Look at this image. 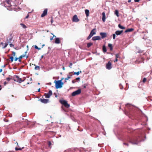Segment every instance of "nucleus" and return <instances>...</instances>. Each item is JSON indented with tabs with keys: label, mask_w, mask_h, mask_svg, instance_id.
Here are the masks:
<instances>
[{
	"label": "nucleus",
	"mask_w": 152,
	"mask_h": 152,
	"mask_svg": "<svg viewBox=\"0 0 152 152\" xmlns=\"http://www.w3.org/2000/svg\"><path fill=\"white\" fill-rule=\"evenodd\" d=\"M20 3L19 0H5L4 2V6L9 10H12V6H16Z\"/></svg>",
	"instance_id": "nucleus-1"
},
{
	"label": "nucleus",
	"mask_w": 152,
	"mask_h": 152,
	"mask_svg": "<svg viewBox=\"0 0 152 152\" xmlns=\"http://www.w3.org/2000/svg\"><path fill=\"white\" fill-rule=\"evenodd\" d=\"M141 141V138L140 137L134 138L131 140L130 142L133 144H137Z\"/></svg>",
	"instance_id": "nucleus-2"
},
{
	"label": "nucleus",
	"mask_w": 152,
	"mask_h": 152,
	"mask_svg": "<svg viewBox=\"0 0 152 152\" xmlns=\"http://www.w3.org/2000/svg\"><path fill=\"white\" fill-rule=\"evenodd\" d=\"M55 87L56 89L60 88L62 87V86L64 83L62 82V80H58L57 81H55Z\"/></svg>",
	"instance_id": "nucleus-3"
},
{
	"label": "nucleus",
	"mask_w": 152,
	"mask_h": 152,
	"mask_svg": "<svg viewBox=\"0 0 152 152\" xmlns=\"http://www.w3.org/2000/svg\"><path fill=\"white\" fill-rule=\"evenodd\" d=\"M96 28H95L91 30L89 36L87 37V40H89L94 35L96 34Z\"/></svg>",
	"instance_id": "nucleus-4"
},
{
	"label": "nucleus",
	"mask_w": 152,
	"mask_h": 152,
	"mask_svg": "<svg viewBox=\"0 0 152 152\" xmlns=\"http://www.w3.org/2000/svg\"><path fill=\"white\" fill-rule=\"evenodd\" d=\"M60 102L67 108H68L70 107V105L67 103V101L65 100H60Z\"/></svg>",
	"instance_id": "nucleus-5"
},
{
	"label": "nucleus",
	"mask_w": 152,
	"mask_h": 152,
	"mask_svg": "<svg viewBox=\"0 0 152 152\" xmlns=\"http://www.w3.org/2000/svg\"><path fill=\"white\" fill-rule=\"evenodd\" d=\"M21 123L19 122H16L15 124L13 125L14 127L17 128L18 129H20V125H21Z\"/></svg>",
	"instance_id": "nucleus-6"
},
{
	"label": "nucleus",
	"mask_w": 152,
	"mask_h": 152,
	"mask_svg": "<svg viewBox=\"0 0 152 152\" xmlns=\"http://www.w3.org/2000/svg\"><path fill=\"white\" fill-rule=\"evenodd\" d=\"M106 68L108 69H110L112 68V64L111 62L109 61L108 62L106 65Z\"/></svg>",
	"instance_id": "nucleus-7"
},
{
	"label": "nucleus",
	"mask_w": 152,
	"mask_h": 152,
	"mask_svg": "<svg viewBox=\"0 0 152 152\" xmlns=\"http://www.w3.org/2000/svg\"><path fill=\"white\" fill-rule=\"evenodd\" d=\"M102 39H103L107 37V34L105 32H101L100 34Z\"/></svg>",
	"instance_id": "nucleus-8"
},
{
	"label": "nucleus",
	"mask_w": 152,
	"mask_h": 152,
	"mask_svg": "<svg viewBox=\"0 0 152 152\" xmlns=\"http://www.w3.org/2000/svg\"><path fill=\"white\" fill-rule=\"evenodd\" d=\"M45 97L46 98H49L52 95V93L51 90H49L48 94H46Z\"/></svg>",
	"instance_id": "nucleus-9"
},
{
	"label": "nucleus",
	"mask_w": 152,
	"mask_h": 152,
	"mask_svg": "<svg viewBox=\"0 0 152 152\" xmlns=\"http://www.w3.org/2000/svg\"><path fill=\"white\" fill-rule=\"evenodd\" d=\"M41 102L44 103H47L49 102V99H41L39 100Z\"/></svg>",
	"instance_id": "nucleus-10"
},
{
	"label": "nucleus",
	"mask_w": 152,
	"mask_h": 152,
	"mask_svg": "<svg viewBox=\"0 0 152 152\" xmlns=\"http://www.w3.org/2000/svg\"><path fill=\"white\" fill-rule=\"evenodd\" d=\"M101 38L99 36H94L92 38V40L93 41H96V40H101Z\"/></svg>",
	"instance_id": "nucleus-11"
},
{
	"label": "nucleus",
	"mask_w": 152,
	"mask_h": 152,
	"mask_svg": "<svg viewBox=\"0 0 152 152\" xmlns=\"http://www.w3.org/2000/svg\"><path fill=\"white\" fill-rule=\"evenodd\" d=\"M47 9H45L43 12V13L41 15V17H43L46 15L47 14Z\"/></svg>",
	"instance_id": "nucleus-12"
},
{
	"label": "nucleus",
	"mask_w": 152,
	"mask_h": 152,
	"mask_svg": "<svg viewBox=\"0 0 152 152\" xmlns=\"http://www.w3.org/2000/svg\"><path fill=\"white\" fill-rule=\"evenodd\" d=\"M102 20L103 21V22H104L105 21V19H106V18H105V13L104 12H103L102 13Z\"/></svg>",
	"instance_id": "nucleus-13"
},
{
	"label": "nucleus",
	"mask_w": 152,
	"mask_h": 152,
	"mask_svg": "<svg viewBox=\"0 0 152 152\" xmlns=\"http://www.w3.org/2000/svg\"><path fill=\"white\" fill-rule=\"evenodd\" d=\"M123 32V30L121 31H115V34L117 35H120Z\"/></svg>",
	"instance_id": "nucleus-14"
},
{
	"label": "nucleus",
	"mask_w": 152,
	"mask_h": 152,
	"mask_svg": "<svg viewBox=\"0 0 152 152\" xmlns=\"http://www.w3.org/2000/svg\"><path fill=\"white\" fill-rule=\"evenodd\" d=\"M1 44L3 45L2 48L3 49L6 48L7 45H8V43H6L4 44L3 42H1Z\"/></svg>",
	"instance_id": "nucleus-15"
},
{
	"label": "nucleus",
	"mask_w": 152,
	"mask_h": 152,
	"mask_svg": "<svg viewBox=\"0 0 152 152\" xmlns=\"http://www.w3.org/2000/svg\"><path fill=\"white\" fill-rule=\"evenodd\" d=\"M55 42L56 44H59L60 43V39L59 38H56L55 39Z\"/></svg>",
	"instance_id": "nucleus-16"
},
{
	"label": "nucleus",
	"mask_w": 152,
	"mask_h": 152,
	"mask_svg": "<svg viewBox=\"0 0 152 152\" xmlns=\"http://www.w3.org/2000/svg\"><path fill=\"white\" fill-rule=\"evenodd\" d=\"M134 30V29L133 28H130L129 29H126L125 31V33H127L129 32H131L133 31Z\"/></svg>",
	"instance_id": "nucleus-17"
},
{
	"label": "nucleus",
	"mask_w": 152,
	"mask_h": 152,
	"mask_svg": "<svg viewBox=\"0 0 152 152\" xmlns=\"http://www.w3.org/2000/svg\"><path fill=\"white\" fill-rule=\"evenodd\" d=\"M14 80L15 81H17L19 83H21L22 82L24 81V80H22L21 78H20L18 80H16L15 78Z\"/></svg>",
	"instance_id": "nucleus-18"
},
{
	"label": "nucleus",
	"mask_w": 152,
	"mask_h": 152,
	"mask_svg": "<svg viewBox=\"0 0 152 152\" xmlns=\"http://www.w3.org/2000/svg\"><path fill=\"white\" fill-rule=\"evenodd\" d=\"M12 40V38L11 37H10L9 38V39H7V43H8V44L9 43H10L11 42Z\"/></svg>",
	"instance_id": "nucleus-19"
},
{
	"label": "nucleus",
	"mask_w": 152,
	"mask_h": 152,
	"mask_svg": "<svg viewBox=\"0 0 152 152\" xmlns=\"http://www.w3.org/2000/svg\"><path fill=\"white\" fill-rule=\"evenodd\" d=\"M85 14L86 15V17H88L89 15V10H85Z\"/></svg>",
	"instance_id": "nucleus-20"
},
{
	"label": "nucleus",
	"mask_w": 152,
	"mask_h": 152,
	"mask_svg": "<svg viewBox=\"0 0 152 152\" xmlns=\"http://www.w3.org/2000/svg\"><path fill=\"white\" fill-rule=\"evenodd\" d=\"M72 73H70L69 74V76H68L67 77L65 78V80H68L69 79L71 78V77L72 76V75L71 74Z\"/></svg>",
	"instance_id": "nucleus-21"
},
{
	"label": "nucleus",
	"mask_w": 152,
	"mask_h": 152,
	"mask_svg": "<svg viewBox=\"0 0 152 152\" xmlns=\"http://www.w3.org/2000/svg\"><path fill=\"white\" fill-rule=\"evenodd\" d=\"M108 46L110 48V50L111 51L113 50V47L112 44H108Z\"/></svg>",
	"instance_id": "nucleus-22"
},
{
	"label": "nucleus",
	"mask_w": 152,
	"mask_h": 152,
	"mask_svg": "<svg viewBox=\"0 0 152 152\" xmlns=\"http://www.w3.org/2000/svg\"><path fill=\"white\" fill-rule=\"evenodd\" d=\"M103 51L105 53L107 51V49L105 45H104L102 47Z\"/></svg>",
	"instance_id": "nucleus-23"
},
{
	"label": "nucleus",
	"mask_w": 152,
	"mask_h": 152,
	"mask_svg": "<svg viewBox=\"0 0 152 152\" xmlns=\"http://www.w3.org/2000/svg\"><path fill=\"white\" fill-rule=\"evenodd\" d=\"M35 66V67L34 68V69L36 70H39L40 67L39 66H38L36 65L35 64L34 65Z\"/></svg>",
	"instance_id": "nucleus-24"
},
{
	"label": "nucleus",
	"mask_w": 152,
	"mask_h": 152,
	"mask_svg": "<svg viewBox=\"0 0 152 152\" xmlns=\"http://www.w3.org/2000/svg\"><path fill=\"white\" fill-rule=\"evenodd\" d=\"M72 21L74 22H76V15H75L72 19Z\"/></svg>",
	"instance_id": "nucleus-25"
},
{
	"label": "nucleus",
	"mask_w": 152,
	"mask_h": 152,
	"mask_svg": "<svg viewBox=\"0 0 152 152\" xmlns=\"http://www.w3.org/2000/svg\"><path fill=\"white\" fill-rule=\"evenodd\" d=\"M118 26L121 29H125V28L124 27L121 26L120 24H118Z\"/></svg>",
	"instance_id": "nucleus-26"
},
{
	"label": "nucleus",
	"mask_w": 152,
	"mask_h": 152,
	"mask_svg": "<svg viewBox=\"0 0 152 152\" xmlns=\"http://www.w3.org/2000/svg\"><path fill=\"white\" fill-rule=\"evenodd\" d=\"M81 92V90L80 89H79L77 90V95L80 94Z\"/></svg>",
	"instance_id": "nucleus-27"
},
{
	"label": "nucleus",
	"mask_w": 152,
	"mask_h": 152,
	"mask_svg": "<svg viewBox=\"0 0 152 152\" xmlns=\"http://www.w3.org/2000/svg\"><path fill=\"white\" fill-rule=\"evenodd\" d=\"M115 14L117 15V17L119 16L118 11L117 10H116L115 11Z\"/></svg>",
	"instance_id": "nucleus-28"
},
{
	"label": "nucleus",
	"mask_w": 152,
	"mask_h": 152,
	"mask_svg": "<svg viewBox=\"0 0 152 152\" xmlns=\"http://www.w3.org/2000/svg\"><path fill=\"white\" fill-rule=\"evenodd\" d=\"M93 45L91 42H89L87 44V47L89 48Z\"/></svg>",
	"instance_id": "nucleus-29"
},
{
	"label": "nucleus",
	"mask_w": 152,
	"mask_h": 152,
	"mask_svg": "<svg viewBox=\"0 0 152 152\" xmlns=\"http://www.w3.org/2000/svg\"><path fill=\"white\" fill-rule=\"evenodd\" d=\"M23 148H15V150H16V151H18V150H22V149H23Z\"/></svg>",
	"instance_id": "nucleus-30"
},
{
	"label": "nucleus",
	"mask_w": 152,
	"mask_h": 152,
	"mask_svg": "<svg viewBox=\"0 0 152 152\" xmlns=\"http://www.w3.org/2000/svg\"><path fill=\"white\" fill-rule=\"evenodd\" d=\"M64 152H73V151L71 149H69L65 151Z\"/></svg>",
	"instance_id": "nucleus-31"
},
{
	"label": "nucleus",
	"mask_w": 152,
	"mask_h": 152,
	"mask_svg": "<svg viewBox=\"0 0 152 152\" xmlns=\"http://www.w3.org/2000/svg\"><path fill=\"white\" fill-rule=\"evenodd\" d=\"M72 95L73 96H74L76 95V91L73 92L72 94Z\"/></svg>",
	"instance_id": "nucleus-32"
},
{
	"label": "nucleus",
	"mask_w": 152,
	"mask_h": 152,
	"mask_svg": "<svg viewBox=\"0 0 152 152\" xmlns=\"http://www.w3.org/2000/svg\"><path fill=\"white\" fill-rule=\"evenodd\" d=\"M34 48L35 49H37L38 50H41V48H39L37 46L35 45L34 46Z\"/></svg>",
	"instance_id": "nucleus-33"
},
{
	"label": "nucleus",
	"mask_w": 152,
	"mask_h": 152,
	"mask_svg": "<svg viewBox=\"0 0 152 152\" xmlns=\"http://www.w3.org/2000/svg\"><path fill=\"white\" fill-rule=\"evenodd\" d=\"M21 25L23 28H26V27L24 24H21Z\"/></svg>",
	"instance_id": "nucleus-34"
},
{
	"label": "nucleus",
	"mask_w": 152,
	"mask_h": 152,
	"mask_svg": "<svg viewBox=\"0 0 152 152\" xmlns=\"http://www.w3.org/2000/svg\"><path fill=\"white\" fill-rule=\"evenodd\" d=\"M119 54H117L115 55V58H119Z\"/></svg>",
	"instance_id": "nucleus-35"
},
{
	"label": "nucleus",
	"mask_w": 152,
	"mask_h": 152,
	"mask_svg": "<svg viewBox=\"0 0 152 152\" xmlns=\"http://www.w3.org/2000/svg\"><path fill=\"white\" fill-rule=\"evenodd\" d=\"M10 61H11L12 62L13 61V59H14V58L13 56H11L10 57Z\"/></svg>",
	"instance_id": "nucleus-36"
},
{
	"label": "nucleus",
	"mask_w": 152,
	"mask_h": 152,
	"mask_svg": "<svg viewBox=\"0 0 152 152\" xmlns=\"http://www.w3.org/2000/svg\"><path fill=\"white\" fill-rule=\"evenodd\" d=\"M15 77L17 79H15L16 80H18L20 78L19 77L18 75H15Z\"/></svg>",
	"instance_id": "nucleus-37"
},
{
	"label": "nucleus",
	"mask_w": 152,
	"mask_h": 152,
	"mask_svg": "<svg viewBox=\"0 0 152 152\" xmlns=\"http://www.w3.org/2000/svg\"><path fill=\"white\" fill-rule=\"evenodd\" d=\"M146 80H147L146 78L145 77L143 78V80H142V82L144 83H145L146 82Z\"/></svg>",
	"instance_id": "nucleus-38"
},
{
	"label": "nucleus",
	"mask_w": 152,
	"mask_h": 152,
	"mask_svg": "<svg viewBox=\"0 0 152 152\" xmlns=\"http://www.w3.org/2000/svg\"><path fill=\"white\" fill-rule=\"evenodd\" d=\"M87 86V85L86 84H84V85H83V86H82L83 87V88H86V86Z\"/></svg>",
	"instance_id": "nucleus-39"
},
{
	"label": "nucleus",
	"mask_w": 152,
	"mask_h": 152,
	"mask_svg": "<svg viewBox=\"0 0 152 152\" xmlns=\"http://www.w3.org/2000/svg\"><path fill=\"white\" fill-rule=\"evenodd\" d=\"M22 58V57L21 56H20L18 58V59H19V61L20 62L21 61V59Z\"/></svg>",
	"instance_id": "nucleus-40"
},
{
	"label": "nucleus",
	"mask_w": 152,
	"mask_h": 152,
	"mask_svg": "<svg viewBox=\"0 0 152 152\" xmlns=\"http://www.w3.org/2000/svg\"><path fill=\"white\" fill-rule=\"evenodd\" d=\"M113 39H115V37H116L115 34H113Z\"/></svg>",
	"instance_id": "nucleus-41"
},
{
	"label": "nucleus",
	"mask_w": 152,
	"mask_h": 152,
	"mask_svg": "<svg viewBox=\"0 0 152 152\" xmlns=\"http://www.w3.org/2000/svg\"><path fill=\"white\" fill-rule=\"evenodd\" d=\"M48 145L49 146H50L51 145V142L49 141L48 142Z\"/></svg>",
	"instance_id": "nucleus-42"
},
{
	"label": "nucleus",
	"mask_w": 152,
	"mask_h": 152,
	"mask_svg": "<svg viewBox=\"0 0 152 152\" xmlns=\"http://www.w3.org/2000/svg\"><path fill=\"white\" fill-rule=\"evenodd\" d=\"M82 72L81 71H80V72H77V75H78L80 73H81Z\"/></svg>",
	"instance_id": "nucleus-43"
},
{
	"label": "nucleus",
	"mask_w": 152,
	"mask_h": 152,
	"mask_svg": "<svg viewBox=\"0 0 152 152\" xmlns=\"http://www.w3.org/2000/svg\"><path fill=\"white\" fill-rule=\"evenodd\" d=\"M11 79L10 78V77H7V78H6V80H7L8 81H10V80Z\"/></svg>",
	"instance_id": "nucleus-44"
},
{
	"label": "nucleus",
	"mask_w": 152,
	"mask_h": 152,
	"mask_svg": "<svg viewBox=\"0 0 152 152\" xmlns=\"http://www.w3.org/2000/svg\"><path fill=\"white\" fill-rule=\"evenodd\" d=\"M12 55L13 56H15V53L14 52H12Z\"/></svg>",
	"instance_id": "nucleus-45"
},
{
	"label": "nucleus",
	"mask_w": 152,
	"mask_h": 152,
	"mask_svg": "<svg viewBox=\"0 0 152 152\" xmlns=\"http://www.w3.org/2000/svg\"><path fill=\"white\" fill-rule=\"evenodd\" d=\"M50 133L51 134H52L53 135L55 134V132H50Z\"/></svg>",
	"instance_id": "nucleus-46"
},
{
	"label": "nucleus",
	"mask_w": 152,
	"mask_h": 152,
	"mask_svg": "<svg viewBox=\"0 0 152 152\" xmlns=\"http://www.w3.org/2000/svg\"><path fill=\"white\" fill-rule=\"evenodd\" d=\"M10 47H12L14 46V45H13L11 43L10 44Z\"/></svg>",
	"instance_id": "nucleus-47"
},
{
	"label": "nucleus",
	"mask_w": 152,
	"mask_h": 152,
	"mask_svg": "<svg viewBox=\"0 0 152 152\" xmlns=\"http://www.w3.org/2000/svg\"><path fill=\"white\" fill-rule=\"evenodd\" d=\"M26 55V54L23 55H21L20 56H21L22 57V58L23 57H25V56Z\"/></svg>",
	"instance_id": "nucleus-48"
},
{
	"label": "nucleus",
	"mask_w": 152,
	"mask_h": 152,
	"mask_svg": "<svg viewBox=\"0 0 152 152\" xmlns=\"http://www.w3.org/2000/svg\"><path fill=\"white\" fill-rule=\"evenodd\" d=\"M118 59L117 58H115V60L114 61V62H116L118 61Z\"/></svg>",
	"instance_id": "nucleus-49"
},
{
	"label": "nucleus",
	"mask_w": 152,
	"mask_h": 152,
	"mask_svg": "<svg viewBox=\"0 0 152 152\" xmlns=\"http://www.w3.org/2000/svg\"><path fill=\"white\" fill-rule=\"evenodd\" d=\"M124 144L125 145H126L127 146H129V145H128V143H124Z\"/></svg>",
	"instance_id": "nucleus-50"
},
{
	"label": "nucleus",
	"mask_w": 152,
	"mask_h": 152,
	"mask_svg": "<svg viewBox=\"0 0 152 152\" xmlns=\"http://www.w3.org/2000/svg\"><path fill=\"white\" fill-rule=\"evenodd\" d=\"M134 1L135 2H139L140 0H134Z\"/></svg>",
	"instance_id": "nucleus-51"
},
{
	"label": "nucleus",
	"mask_w": 152,
	"mask_h": 152,
	"mask_svg": "<svg viewBox=\"0 0 152 152\" xmlns=\"http://www.w3.org/2000/svg\"><path fill=\"white\" fill-rule=\"evenodd\" d=\"M18 59V58L17 57H16V58H15V61H17Z\"/></svg>",
	"instance_id": "nucleus-52"
},
{
	"label": "nucleus",
	"mask_w": 152,
	"mask_h": 152,
	"mask_svg": "<svg viewBox=\"0 0 152 152\" xmlns=\"http://www.w3.org/2000/svg\"><path fill=\"white\" fill-rule=\"evenodd\" d=\"M7 83L6 81H5L4 83V85H5Z\"/></svg>",
	"instance_id": "nucleus-53"
},
{
	"label": "nucleus",
	"mask_w": 152,
	"mask_h": 152,
	"mask_svg": "<svg viewBox=\"0 0 152 152\" xmlns=\"http://www.w3.org/2000/svg\"><path fill=\"white\" fill-rule=\"evenodd\" d=\"M58 137H56L57 138H58V137H61V135L60 134L58 135Z\"/></svg>",
	"instance_id": "nucleus-54"
},
{
	"label": "nucleus",
	"mask_w": 152,
	"mask_h": 152,
	"mask_svg": "<svg viewBox=\"0 0 152 152\" xmlns=\"http://www.w3.org/2000/svg\"><path fill=\"white\" fill-rule=\"evenodd\" d=\"M50 21H51V23H52L53 22L52 18H51Z\"/></svg>",
	"instance_id": "nucleus-55"
},
{
	"label": "nucleus",
	"mask_w": 152,
	"mask_h": 152,
	"mask_svg": "<svg viewBox=\"0 0 152 152\" xmlns=\"http://www.w3.org/2000/svg\"><path fill=\"white\" fill-rule=\"evenodd\" d=\"M79 21V20L77 17V22H78Z\"/></svg>",
	"instance_id": "nucleus-56"
},
{
	"label": "nucleus",
	"mask_w": 152,
	"mask_h": 152,
	"mask_svg": "<svg viewBox=\"0 0 152 152\" xmlns=\"http://www.w3.org/2000/svg\"><path fill=\"white\" fill-rule=\"evenodd\" d=\"M54 94L55 95V97H57L58 96L57 95H56L55 93H54Z\"/></svg>",
	"instance_id": "nucleus-57"
},
{
	"label": "nucleus",
	"mask_w": 152,
	"mask_h": 152,
	"mask_svg": "<svg viewBox=\"0 0 152 152\" xmlns=\"http://www.w3.org/2000/svg\"><path fill=\"white\" fill-rule=\"evenodd\" d=\"M40 91V88H39L38 89V92H39Z\"/></svg>",
	"instance_id": "nucleus-58"
},
{
	"label": "nucleus",
	"mask_w": 152,
	"mask_h": 152,
	"mask_svg": "<svg viewBox=\"0 0 152 152\" xmlns=\"http://www.w3.org/2000/svg\"><path fill=\"white\" fill-rule=\"evenodd\" d=\"M28 16H29L28 15L27 16H26V18H28Z\"/></svg>",
	"instance_id": "nucleus-59"
},
{
	"label": "nucleus",
	"mask_w": 152,
	"mask_h": 152,
	"mask_svg": "<svg viewBox=\"0 0 152 152\" xmlns=\"http://www.w3.org/2000/svg\"><path fill=\"white\" fill-rule=\"evenodd\" d=\"M80 79V77H77V80H78Z\"/></svg>",
	"instance_id": "nucleus-60"
},
{
	"label": "nucleus",
	"mask_w": 152,
	"mask_h": 152,
	"mask_svg": "<svg viewBox=\"0 0 152 152\" xmlns=\"http://www.w3.org/2000/svg\"><path fill=\"white\" fill-rule=\"evenodd\" d=\"M72 63H70V66H69V67H70L71 66H72Z\"/></svg>",
	"instance_id": "nucleus-61"
},
{
	"label": "nucleus",
	"mask_w": 152,
	"mask_h": 152,
	"mask_svg": "<svg viewBox=\"0 0 152 152\" xmlns=\"http://www.w3.org/2000/svg\"><path fill=\"white\" fill-rule=\"evenodd\" d=\"M53 37H52V38H51L50 39V40L51 41L53 39Z\"/></svg>",
	"instance_id": "nucleus-62"
},
{
	"label": "nucleus",
	"mask_w": 152,
	"mask_h": 152,
	"mask_svg": "<svg viewBox=\"0 0 152 152\" xmlns=\"http://www.w3.org/2000/svg\"><path fill=\"white\" fill-rule=\"evenodd\" d=\"M72 83H75V81L74 80H73L72 81Z\"/></svg>",
	"instance_id": "nucleus-63"
},
{
	"label": "nucleus",
	"mask_w": 152,
	"mask_h": 152,
	"mask_svg": "<svg viewBox=\"0 0 152 152\" xmlns=\"http://www.w3.org/2000/svg\"><path fill=\"white\" fill-rule=\"evenodd\" d=\"M7 65L6 64H5V65H4L3 66V67H6V66Z\"/></svg>",
	"instance_id": "nucleus-64"
}]
</instances>
